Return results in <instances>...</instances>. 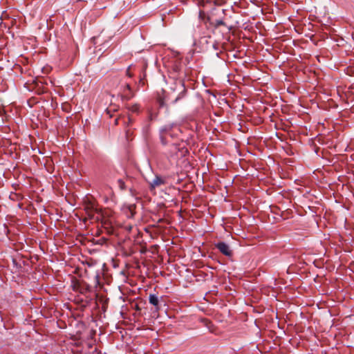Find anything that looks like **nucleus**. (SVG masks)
Instances as JSON below:
<instances>
[{"label":"nucleus","instance_id":"f257e3e1","mask_svg":"<svg viewBox=\"0 0 354 354\" xmlns=\"http://www.w3.org/2000/svg\"><path fill=\"white\" fill-rule=\"evenodd\" d=\"M84 210L89 219L98 221L101 218L100 211L95 207V204L92 202L88 201L85 203Z\"/></svg>","mask_w":354,"mask_h":354},{"label":"nucleus","instance_id":"f03ea898","mask_svg":"<svg viewBox=\"0 0 354 354\" xmlns=\"http://www.w3.org/2000/svg\"><path fill=\"white\" fill-rule=\"evenodd\" d=\"M216 248L224 255L227 257L232 256V250L230 246L225 242H218L216 244Z\"/></svg>","mask_w":354,"mask_h":354},{"label":"nucleus","instance_id":"7ed1b4c3","mask_svg":"<svg viewBox=\"0 0 354 354\" xmlns=\"http://www.w3.org/2000/svg\"><path fill=\"white\" fill-rule=\"evenodd\" d=\"M74 289L78 290L81 294H85L91 291V287L86 283H78L75 285Z\"/></svg>","mask_w":354,"mask_h":354},{"label":"nucleus","instance_id":"20e7f679","mask_svg":"<svg viewBox=\"0 0 354 354\" xmlns=\"http://www.w3.org/2000/svg\"><path fill=\"white\" fill-rule=\"evenodd\" d=\"M165 184V180L159 176H156L155 178L150 183V188L155 189L161 185Z\"/></svg>","mask_w":354,"mask_h":354},{"label":"nucleus","instance_id":"39448f33","mask_svg":"<svg viewBox=\"0 0 354 354\" xmlns=\"http://www.w3.org/2000/svg\"><path fill=\"white\" fill-rule=\"evenodd\" d=\"M167 128H162L160 131V138L161 143L163 145H166L168 144V138H167Z\"/></svg>","mask_w":354,"mask_h":354},{"label":"nucleus","instance_id":"423d86ee","mask_svg":"<svg viewBox=\"0 0 354 354\" xmlns=\"http://www.w3.org/2000/svg\"><path fill=\"white\" fill-rule=\"evenodd\" d=\"M149 301L151 304L155 306L156 310H158L160 309L159 299L158 296H156V295H149Z\"/></svg>","mask_w":354,"mask_h":354},{"label":"nucleus","instance_id":"0eeeda50","mask_svg":"<svg viewBox=\"0 0 354 354\" xmlns=\"http://www.w3.org/2000/svg\"><path fill=\"white\" fill-rule=\"evenodd\" d=\"M127 109L133 113H137L139 111V105L138 104L129 105L127 106Z\"/></svg>","mask_w":354,"mask_h":354},{"label":"nucleus","instance_id":"6e6552de","mask_svg":"<svg viewBox=\"0 0 354 354\" xmlns=\"http://www.w3.org/2000/svg\"><path fill=\"white\" fill-rule=\"evenodd\" d=\"M213 24L216 28H218L221 26H226L225 23L222 19H215Z\"/></svg>","mask_w":354,"mask_h":354},{"label":"nucleus","instance_id":"1a4fd4ad","mask_svg":"<svg viewBox=\"0 0 354 354\" xmlns=\"http://www.w3.org/2000/svg\"><path fill=\"white\" fill-rule=\"evenodd\" d=\"M118 185L121 190H124L126 189L125 183L122 179L118 180Z\"/></svg>","mask_w":354,"mask_h":354},{"label":"nucleus","instance_id":"9d476101","mask_svg":"<svg viewBox=\"0 0 354 354\" xmlns=\"http://www.w3.org/2000/svg\"><path fill=\"white\" fill-rule=\"evenodd\" d=\"M186 93V89L184 88L183 91L178 95V96L175 99V102H177L181 97H183Z\"/></svg>","mask_w":354,"mask_h":354},{"label":"nucleus","instance_id":"9b49d317","mask_svg":"<svg viewBox=\"0 0 354 354\" xmlns=\"http://www.w3.org/2000/svg\"><path fill=\"white\" fill-rule=\"evenodd\" d=\"M194 1L196 2V3L198 5V6H205V0H194Z\"/></svg>","mask_w":354,"mask_h":354},{"label":"nucleus","instance_id":"f8f14e48","mask_svg":"<svg viewBox=\"0 0 354 354\" xmlns=\"http://www.w3.org/2000/svg\"><path fill=\"white\" fill-rule=\"evenodd\" d=\"M163 128H167L168 129L167 131V138H173V134L171 132V127H164Z\"/></svg>","mask_w":354,"mask_h":354},{"label":"nucleus","instance_id":"ddd939ff","mask_svg":"<svg viewBox=\"0 0 354 354\" xmlns=\"http://www.w3.org/2000/svg\"><path fill=\"white\" fill-rule=\"evenodd\" d=\"M135 209H136V205H130L129 206V209L132 215L134 214Z\"/></svg>","mask_w":354,"mask_h":354},{"label":"nucleus","instance_id":"4468645a","mask_svg":"<svg viewBox=\"0 0 354 354\" xmlns=\"http://www.w3.org/2000/svg\"><path fill=\"white\" fill-rule=\"evenodd\" d=\"M125 97H126V98H127V100H129L131 97H133V94H131V95H130V94H129H129H127Z\"/></svg>","mask_w":354,"mask_h":354},{"label":"nucleus","instance_id":"2eb2a0df","mask_svg":"<svg viewBox=\"0 0 354 354\" xmlns=\"http://www.w3.org/2000/svg\"><path fill=\"white\" fill-rule=\"evenodd\" d=\"M125 86H126L127 89L129 90V92H131V86H130V85L129 84H127L125 85Z\"/></svg>","mask_w":354,"mask_h":354},{"label":"nucleus","instance_id":"dca6fc26","mask_svg":"<svg viewBox=\"0 0 354 354\" xmlns=\"http://www.w3.org/2000/svg\"><path fill=\"white\" fill-rule=\"evenodd\" d=\"M180 84L182 86H184L183 82L182 81H180Z\"/></svg>","mask_w":354,"mask_h":354},{"label":"nucleus","instance_id":"f3484780","mask_svg":"<svg viewBox=\"0 0 354 354\" xmlns=\"http://www.w3.org/2000/svg\"><path fill=\"white\" fill-rule=\"evenodd\" d=\"M127 75H128L129 76H131V74H130V73H129V71H127Z\"/></svg>","mask_w":354,"mask_h":354},{"label":"nucleus","instance_id":"a211bd4d","mask_svg":"<svg viewBox=\"0 0 354 354\" xmlns=\"http://www.w3.org/2000/svg\"><path fill=\"white\" fill-rule=\"evenodd\" d=\"M129 122H131V118H129Z\"/></svg>","mask_w":354,"mask_h":354}]
</instances>
